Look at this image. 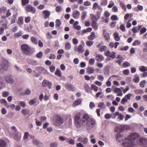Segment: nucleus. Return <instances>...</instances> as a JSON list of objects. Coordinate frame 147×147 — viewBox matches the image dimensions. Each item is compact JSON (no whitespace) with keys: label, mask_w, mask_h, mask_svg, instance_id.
Masks as SVG:
<instances>
[{"label":"nucleus","mask_w":147,"mask_h":147,"mask_svg":"<svg viewBox=\"0 0 147 147\" xmlns=\"http://www.w3.org/2000/svg\"><path fill=\"white\" fill-rule=\"evenodd\" d=\"M107 3V0H101V5L102 6H105Z\"/></svg>","instance_id":"52"},{"label":"nucleus","mask_w":147,"mask_h":147,"mask_svg":"<svg viewBox=\"0 0 147 147\" xmlns=\"http://www.w3.org/2000/svg\"><path fill=\"white\" fill-rule=\"evenodd\" d=\"M74 123L76 127L79 128L82 126H84L80 112L76 113L74 117Z\"/></svg>","instance_id":"2"},{"label":"nucleus","mask_w":147,"mask_h":147,"mask_svg":"<svg viewBox=\"0 0 147 147\" xmlns=\"http://www.w3.org/2000/svg\"><path fill=\"white\" fill-rule=\"evenodd\" d=\"M23 23V19L22 17H20L18 18L17 22L18 24L20 25H21Z\"/></svg>","instance_id":"30"},{"label":"nucleus","mask_w":147,"mask_h":147,"mask_svg":"<svg viewBox=\"0 0 147 147\" xmlns=\"http://www.w3.org/2000/svg\"><path fill=\"white\" fill-rule=\"evenodd\" d=\"M75 51H77L79 53H82L84 52V49L82 46L80 45L77 48H76L74 49Z\"/></svg>","instance_id":"15"},{"label":"nucleus","mask_w":147,"mask_h":147,"mask_svg":"<svg viewBox=\"0 0 147 147\" xmlns=\"http://www.w3.org/2000/svg\"><path fill=\"white\" fill-rule=\"evenodd\" d=\"M146 83V81L145 80H144L140 83V86L142 88H143L144 87V85Z\"/></svg>","instance_id":"55"},{"label":"nucleus","mask_w":147,"mask_h":147,"mask_svg":"<svg viewBox=\"0 0 147 147\" xmlns=\"http://www.w3.org/2000/svg\"><path fill=\"white\" fill-rule=\"evenodd\" d=\"M91 26L94 29L96 30H97L98 28V26L97 24V22H92Z\"/></svg>","instance_id":"34"},{"label":"nucleus","mask_w":147,"mask_h":147,"mask_svg":"<svg viewBox=\"0 0 147 147\" xmlns=\"http://www.w3.org/2000/svg\"><path fill=\"white\" fill-rule=\"evenodd\" d=\"M146 140L144 138H141L139 139V142L142 144H143L146 141Z\"/></svg>","instance_id":"63"},{"label":"nucleus","mask_w":147,"mask_h":147,"mask_svg":"<svg viewBox=\"0 0 147 147\" xmlns=\"http://www.w3.org/2000/svg\"><path fill=\"white\" fill-rule=\"evenodd\" d=\"M113 36H114V39L116 41H119L120 40V38L119 36V34L118 33H115L113 34Z\"/></svg>","instance_id":"31"},{"label":"nucleus","mask_w":147,"mask_h":147,"mask_svg":"<svg viewBox=\"0 0 147 147\" xmlns=\"http://www.w3.org/2000/svg\"><path fill=\"white\" fill-rule=\"evenodd\" d=\"M98 106L100 107L102 109H105L106 108V106L104 103L102 102H99L98 105Z\"/></svg>","instance_id":"37"},{"label":"nucleus","mask_w":147,"mask_h":147,"mask_svg":"<svg viewBox=\"0 0 147 147\" xmlns=\"http://www.w3.org/2000/svg\"><path fill=\"white\" fill-rule=\"evenodd\" d=\"M91 89H93L95 92H97L98 90V87L94 84H92L91 85Z\"/></svg>","instance_id":"40"},{"label":"nucleus","mask_w":147,"mask_h":147,"mask_svg":"<svg viewBox=\"0 0 147 147\" xmlns=\"http://www.w3.org/2000/svg\"><path fill=\"white\" fill-rule=\"evenodd\" d=\"M82 120L84 126H85L86 122L90 118V116L87 113H84L83 114L82 117Z\"/></svg>","instance_id":"9"},{"label":"nucleus","mask_w":147,"mask_h":147,"mask_svg":"<svg viewBox=\"0 0 147 147\" xmlns=\"http://www.w3.org/2000/svg\"><path fill=\"white\" fill-rule=\"evenodd\" d=\"M96 37L95 35V32H92L91 33V34L88 36V38L90 40H92Z\"/></svg>","instance_id":"24"},{"label":"nucleus","mask_w":147,"mask_h":147,"mask_svg":"<svg viewBox=\"0 0 147 147\" xmlns=\"http://www.w3.org/2000/svg\"><path fill=\"white\" fill-rule=\"evenodd\" d=\"M132 94H130V93H129L128 94H127V95H126L125 97V98L126 99H127V100H129L130 99V98H131V97L132 96Z\"/></svg>","instance_id":"60"},{"label":"nucleus","mask_w":147,"mask_h":147,"mask_svg":"<svg viewBox=\"0 0 147 147\" xmlns=\"http://www.w3.org/2000/svg\"><path fill=\"white\" fill-rule=\"evenodd\" d=\"M104 37L107 41H108L110 40V36L108 34H107L104 35Z\"/></svg>","instance_id":"59"},{"label":"nucleus","mask_w":147,"mask_h":147,"mask_svg":"<svg viewBox=\"0 0 147 147\" xmlns=\"http://www.w3.org/2000/svg\"><path fill=\"white\" fill-rule=\"evenodd\" d=\"M86 123L87 129H90L95 125V121L94 119L90 118Z\"/></svg>","instance_id":"5"},{"label":"nucleus","mask_w":147,"mask_h":147,"mask_svg":"<svg viewBox=\"0 0 147 147\" xmlns=\"http://www.w3.org/2000/svg\"><path fill=\"white\" fill-rule=\"evenodd\" d=\"M95 105L93 102H90L89 104V107L90 109H92L93 108L95 107Z\"/></svg>","instance_id":"64"},{"label":"nucleus","mask_w":147,"mask_h":147,"mask_svg":"<svg viewBox=\"0 0 147 147\" xmlns=\"http://www.w3.org/2000/svg\"><path fill=\"white\" fill-rule=\"evenodd\" d=\"M37 100L36 98H34L33 99L30 100L29 101V104L30 105H32L36 103Z\"/></svg>","instance_id":"41"},{"label":"nucleus","mask_w":147,"mask_h":147,"mask_svg":"<svg viewBox=\"0 0 147 147\" xmlns=\"http://www.w3.org/2000/svg\"><path fill=\"white\" fill-rule=\"evenodd\" d=\"M93 43V42L90 41H87L86 42V45L88 46H92Z\"/></svg>","instance_id":"54"},{"label":"nucleus","mask_w":147,"mask_h":147,"mask_svg":"<svg viewBox=\"0 0 147 147\" xmlns=\"http://www.w3.org/2000/svg\"><path fill=\"white\" fill-rule=\"evenodd\" d=\"M65 48L67 50H68L71 48V45L69 43H67L65 44Z\"/></svg>","instance_id":"51"},{"label":"nucleus","mask_w":147,"mask_h":147,"mask_svg":"<svg viewBox=\"0 0 147 147\" xmlns=\"http://www.w3.org/2000/svg\"><path fill=\"white\" fill-rule=\"evenodd\" d=\"M80 13L78 11H75L73 12V16L75 19H77L80 16Z\"/></svg>","instance_id":"20"},{"label":"nucleus","mask_w":147,"mask_h":147,"mask_svg":"<svg viewBox=\"0 0 147 147\" xmlns=\"http://www.w3.org/2000/svg\"><path fill=\"white\" fill-rule=\"evenodd\" d=\"M78 141L80 142H81L84 144H86L88 141V140L87 138H84L83 139L82 138L80 137L78 139Z\"/></svg>","instance_id":"19"},{"label":"nucleus","mask_w":147,"mask_h":147,"mask_svg":"<svg viewBox=\"0 0 147 147\" xmlns=\"http://www.w3.org/2000/svg\"><path fill=\"white\" fill-rule=\"evenodd\" d=\"M98 4L97 3H95L93 5L92 9L93 10L96 9L97 7H98Z\"/></svg>","instance_id":"57"},{"label":"nucleus","mask_w":147,"mask_h":147,"mask_svg":"<svg viewBox=\"0 0 147 147\" xmlns=\"http://www.w3.org/2000/svg\"><path fill=\"white\" fill-rule=\"evenodd\" d=\"M6 81L8 83L12 84L13 82V80L12 77L10 75H7L5 78Z\"/></svg>","instance_id":"16"},{"label":"nucleus","mask_w":147,"mask_h":147,"mask_svg":"<svg viewBox=\"0 0 147 147\" xmlns=\"http://www.w3.org/2000/svg\"><path fill=\"white\" fill-rule=\"evenodd\" d=\"M11 129L14 131L13 133H15L13 135L14 138L17 140H19L21 138V136L18 134V132L17 131L16 127L14 126H12Z\"/></svg>","instance_id":"7"},{"label":"nucleus","mask_w":147,"mask_h":147,"mask_svg":"<svg viewBox=\"0 0 147 147\" xmlns=\"http://www.w3.org/2000/svg\"><path fill=\"white\" fill-rule=\"evenodd\" d=\"M42 13L44 15V18L45 19L48 18L50 15V12L48 10H44L42 11Z\"/></svg>","instance_id":"18"},{"label":"nucleus","mask_w":147,"mask_h":147,"mask_svg":"<svg viewBox=\"0 0 147 147\" xmlns=\"http://www.w3.org/2000/svg\"><path fill=\"white\" fill-rule=\"evenodd\" d=\"M6 142L2 139H0V147H6Z\"/></svg>","instance_id":"27"},{"label":"nucleus","mask_w":147,"mask_h":147,"mask_svg":"<svg viewBox=\"0 0 147 147\" xmlns=\"http://www.w3.org/2000/svg\"><path fill=\"white\" fill-rule=\"evenodd\" d=\"M119 45V42H116L114 43L113 42H111L109 43V46L111 48H112L114 47L115 49H116Z\"/></svg>","instance_id":"23"},{"label":"nucleus","mask_w":147,"mask_h":147,"mask_svg":"<svg viewBox=\"0 0 147 147\" xmlns=\"http://www.w3.org/2000/svg\"><path fill=\"white\" fill-rule=\"evenodd\" d=\"M125 129V127L123 125H119L115 127V131L116 132H121Z\"/></svg>","instance_id":"12"},{"label":"nucleus","mask_w":147,"mask_h":147,"mask_svg":"<svg viewBox=\"0 0 147 147\" xmlns=\"http://www.w3.org/2000/svg\"><path fill=\"white\" fill-rule=\"evenodd\" d=\"M82 101L80 99H79L74 101V103L72 104L73 107H75L76 106L80 105L82 102Z\"/></svg>","instance_id":"21"},{"label":"nucleus","mask_w":147,"mask_h":147,"mask_svg":"<svg viewBox=\"0 0 147 147\" xmlns=\"http://www.w3.org/2000/svg\"><path fill=\"white\" fill-rule=\"evenodd\" d=\"M0 102L1 104L5 105H7V102L5 99H1L0 100Z\"/></svg>","instance_id":"50"},{"label":"nucleus","mask_w":147,"mask_h":147,"mask_svg":"<svg viewBox=\"0 0 147 147\" xmlns=\"http://www.w3.org/2000/svg\"><path fill=\"white\" fill-rule=\"evenodd\" d=\"M65 85L66 88L68 90L72 91H75L74 87L72 84L68 83H66Z\"/></svg>","instance_id":"13"},{"label":"nucleus","mask_w":147,"mask_h":147,"mask_svg":"<svg viewBox=\"0 0 147 147\" xmlns=\"http://www.w3.org/2000/svg\"><path fill=\"white\" fill-rule=\"evenodd\" d=\"M87 12L86 11H83L82 12L81 16V19L82 20H84L86 16Z\"/></svg>","instance_id":"35"},{"label":"nucleus","mask_w":147,"mask_h":147,"mask_svg":"<svg viewBox=\"0 0 147 147\" xmlns=\"http://www.w3.org/2000/svg\"><path fill=\"white\" fill-rule=\"evenodd\" d=\"M134 92L136 94H143L144 92L143 90H136L134 91Z\"/></svg>","instance_id":"46"},{"label":"nucleus","mask_w":147,"mask_h":147,"mask_svg":"<svg viewBox=\"0 0 147 147\" xmlns=\"http://www.w3.org/2000/svg\"><path fill=\"white\" fill-rule=\"evenodd\" d=\"M141 43V42L138 40H135L134 42L132 43V45L133 46L136 45H139Z\"/></svg>","instance_id":"38"},{"label":"nucleus","mask_w":147,"mask_h":147,"mask_svg":"<svg viewBox=\"0 0 147 147\" xmlns=\"http://www.w3.org/2000/svg\"><path fill=\"white\" fill-rule=\"evenodd\" d=\"M31 91L29 89H26L24 92L22 93L23 95H28L30 94Z\"/></svg>","instance_id":"49"},{"label":"nucleus","mask_w":147,"mask_h":147,"mask_svg":"<svg viewBox=\"0 0 147 147\" xmlns=\"http://www.w3.org/2000/svg\"><path fill=\"white\" fill-rule=\"evenodd\" d=\"M130 65V64L127 61L124 62L122 66L124 67H129Z\"/></svg>","instance_id":"44"},{"label":"nucleus","mask_w":147,"mask_h":147,"mask_svg":"<svg viewBox=\"0 0 147 147\" xmlns=\"http://www.w3.org/2000/svg\"><path fill=\"white\" fill-rule=\"evenodd\" d=\"M53 123L56 127L59 126L63 123V119L59 115H56L53 119Z\"/></svg>","instance_id":"3"},{"label":"nucleus","mask_w":147,"mask_h":147,"mask_svg":"<svg viewBox=\"0 0 147 147\" xmlns=\"http://www.w3.org/2000/svg\"><path fill=\"white\" fill-rule=\"evenodd\" d=\"M115 52L113 51L111 52L109 50L105 51L104 53V55L105 56H109L113 59H114L115 57Z\"/></svg>","instance_id":"10"},{"label":"nucleus","mask_w":147,"mask_h":147,"mask_svg":"<svg viewBox=\"0 0 147 147\" xmlns=\"http://www.w3.org/2000/svg\"><path fill=\"white\" fill-rule=\"evenodd\" d=\"M22 34V32L21 31H20L18 33H16L15 34L14 36L16 37H19L21 36Z\"/></svg>","instance_id":"43"},{"label":"nucleus","mask_w":147,"mask_h":147,"mask_svg":"<svg viewBox=\"0 0 147 147\" xmlns=\"http://www.w3.org/2000/svg\"><path fill=\"white\" fill-rule=\"evenodd\" d=\"M9 95V93L7 91H3L2 93V95L3 97H6Z\"/></svg>","instance_id":"45"},{"label":"nucleus","mask_w":147,"mask_h":147,"mask_svg":"<svg viewBox=\"0 0 147 147\" xmlns=\"http://www.w3.org/2000/svg\"><path fill=\"white\" fill-rule=\"evenodd\" d=\"M52 85V82L47 80H45L42 81V85L43 87H47L49 89H51L52 88L51 86Z\"/></svg>","instance_id":"8"},{"label":"nucleus","mask_w":147,"mask_h":147,"mask_svg":"<svg viewBox=\"0 0 147 147\" xmlns=\"http://www.w3.org/2000/svg\"><path fill=\"white\" fill-rule=\"evenodd\" d=\"M33 144L36 146H40L42 145V143L36 139H34L33 140Z\"/></svg>","instance_id":"26"},{"label":"nucleus","mask_w":147,"mask_h":147,"mask_svg":"<svg viewBox=\"0 0 147 147\" xmlns=\"http://www.w3.org/2000/svg\"><path fill=\"white\" fill-rule=\"evenodd\" d=\"M61 24V22L59 19H57L55 21V26L56 27H59Z\"/></svg>","instance_id":"36"},{"label":"nucleus","mask_w":147,"mask_h":147,"mask_svg":"<svg viewBox=\"0 0 147 147\" xmlns=\"http://www.w3.org/2000/svg\"><path fill=\"white\" fill-rule=\"evenodd\" d=\"M42 52L41 51H40L36 55V56L38 58H40L42 56Z\"/></svg>","instance_id":"53"},{"label":"nucleus","mask_w":147,"mask_h":147,"mask_svg":"<svg viewBox=\"0 0 147 147\" xmlns=\"http://www.w3.org/2000/svg\"><path fill=\"white\" fill-rule=\"evenodd\" d=\"M55 10L57 12H60L62 10L61 7L60 6H58L56 7Z\"/></svg>","instance_id":"56"},{"label":"nucleus","mask_w":147,"mask_h":147,"mask_svg":"<svg viewBox=\"0 0 147 147\" xmlns=\"http://www.w3.org/2000/svg\"><path fill=\"white\" fill-rule=\"evenodd\" d=\"M139 69L141 72H143L142 74L143 77L145 78L147 76V66H141L139 67Z\"/></svg>","instance_id":"6"},{"label":"nucleus","mask_w":147,"mask_h":147,"mask_svg":"<svg viewBox=\"0 0 147 147\" xmlns=\"http://www.w3.org/2000/svg\"><path fill=\"white\" fill-rule=\"evenodd\" d=\"M90 17L92 22H97V20L99 19V18H97L96 16L93 15H92Z\"/></svg>","instance_id":"28"},{"label":"nucleus","mask_w":147,"mask_h":147,"mask_svg":"<svg viewBox=\"0 0 147 147\" xmlns=\"http://www.w3.org/2000/svg\"><path fill=\"white\" fill-rule=\"evenodd\" d=\"M139 134L136 133H130L127 138L125 142L122 143L123 146L126 147H134L137 145Z\"/></svg>","instance_id":"1"},{"label":"nucleus","mask_w":147,"mask_h":147,"mask_svg":"<svg viewBox=\"0 0 147 147\" xmlns=\"http://www.w3.org/2000/svg\"><path fill=\"white\" fill-rule=\"evenodd\" d=\"M107 49V47L105 46H102L100 47L99 51L100 52L105 51Z\"/></svg>","instance_id":"42"},{"label":"nucleus","mask_w":147,"mask_h":147,"mask_svg":"<svg viewBox=\"0 0 147 147\" xmlns=\"http://www.w3.org/2000/svg\"><path fill=\"white\" fill-rule=\"evenodd\" d=\"M84 88L85 90L88 92H89L90 90V88L89 86L86 84H85L84 85Z\"/></svg>","instance_id":"32"},{"label":"nucleus","mask_w":147,"mask_h":147,"mask_svg":"<svg viewBox=\"0 0 147 147\" xmlns=\"http://www.w3.org/2000/svg\"><path fill=\"white\" fill-rule=\"evenodd\" d=\"M95 70L94 68L91 66H88L86 69V72L89 74H92L94 73Z\"/></svg>","instance_id":"17"},{"label":"nucleus","mask_w":147,"mask_h":147,"mask_svg":"<svg viewBox=\"0 0 147 147\" xmlns=\"http://www.w3.org/2000/svg\"><path fill=\"white\" fill-rule=\"evenodd\" d=\"M59 139L61 141H63L66 140L67 142H68V140L69 139V138H65L63 136H61L59 137Z\"/></svg>","instance_id":"39"},{"label":"nucleus","mask_w":147,"mask_h":147,"mask_svg":"<svg viewBox=\"0 0 147 147\" xmlns=\"http://www.w3.org/2000/svg\"><path fill=\"white\" fill-rule=\"evenodd\" d=\"M120 5L122 7V8L125 11H126V7L125 6V4H124V3L121 2L119 3Z\"/></svg>","instance_id":"47"},{"label":"nucleus","mask_w":147,"mask_h":147,"mask_svg":"<svg viewBox=\"0 0 147 147\" xmlns=\"http://www.w3.org/2000/svg\"><path fill=\"white\" fill-rule=\"evenodd\" d=\"M5 63V65L4 66H1V69H0V72H2L3 70H7V67H8V63L6 61L4 62Z\"/></svg>","instance_id":"22"},{"label":"nucleus","mask_w":147,"mask_h":147,"mask_svg":"<svg viewBox=\"0 0 147 147\" xmlns=\"http://www.w3.org/2000/svg\"><path fill=\"white\" fill-rule=\"evenodd\" d=\"M73 43L75 45H77L78 42V40L76 38H74L72 39Z\"/></svg>","instance_id":"61"},{"label":"nucleus","mask_w":147,"mask_h":147,"mask_svg":"<svg viewBox=\"0 0 147 147\" xmlns=\"http://www.w3.org/2000/svg\"><path fill=\"white\" fill-rule=\"evenodd\" d=\"M30 40L32 43L36 45H37L38 42L36 38L34 36H32L30 38Z\"/></svg>","instance_id":"25"},{"label":"nucleus","mask_w":147,"mask_h":147,"mask_svg":"<svg viewBox=\"0 0 147 147\" xmlns=\"http://www.w3.org/2000/svg\"><path fill=\"white\" fill-rule=\"evenodd\" d=\"M29 2V0H22V5L24 6L28 3Z\"/></svg>","instance_id":"48"},{"label":"nucleus","mask_w":147,"mask_h":147,"mask_svg":"<svg viewBox=\"0 0 147 147\" xmlns=\"http://www.w3.org/2000/svg\"><path fill=\"white\" fill-rule=\"evenodd\" d=\"M111 18L112 20H118V19L117 16L115 15H112L111 16Z\"/></svg>","instance_id":"58"},{"label":"nucleus","mask_w":147,"mask_h":147,"mask_svg":"<svg viewBox=\"0 0 147 147\" xmlns=\"http://www.w3.org/2000/svg\"><path fill=\"white\" fill-rule=\"evenodd\" d=\"M69 144L71 145H74L75 144L74 141L72 139H69L68 140V142Z\"/></svg>","instance_id":"62"},{"label":"nucleus","mask_w":147,"mask_h":147,"mask_svg":"<svg viewBox=\"0 0 147 147\" xmlns=\"http://www.w3.org/2000/svg\"><path fill=\"white\" fill-rule=\"evenodd\" d=\"M21 48L22 50L26 55H29L31 54V48L27 44L22 45L21 46Z\"/></svg>","instance_id":"4"},{"label":"nucleus","mask_w":147,"mask_h":147,"mask_svg":"<svg viewBox=\"0 0 147 147\" xmlns=\"http://www.w3.org/2000/svg\"><path fill=\"white\" fill-rule=\"evenodd\" d=\"M30 111L28 109H23L21 111V113L24 115H26L29 114Z\"/></svg>","instance_id":"29"},{"label":"nucleus","mask_w":147,"mask_h":147,"mask_svg":"<svg viewBox=\"0 0 147 147\" xmlns=\"http://www.w3.org/2000/svg\"><path fill=\"white\" fill-rule=\"evenodd\" d=\"M26 11L28 12H31L32 13H34L36 12L35 8H34L30 5H28L25 7Z\"/></svg>","instance_id":"11"},{"label":"nucleus","mask_w":147,"mask_h":147,"mask_svg":"<svg viewBox=\"0 0 147 147\" xmlns=\"http://www.w3.org/2000/svg\"><path fill=\"white\" fill-rule=\"evenodd\" d=\"M95 59L98 62H100L104 60V57L102 55L97 54L96 56Z\"/></svg>","instance_id":"14"},{"label":"nucleus","mask_w":147,"mask_h":147,"mask_svg":"<svg viewBox=\"0 0 147 147\" xmlns=\"http://www.w3.org/2000/svg\"><path fill=\"white\" fill-rule=\"evenodd\" d=\"M55 74L56 76H57L59 77H61V72L59 69H57L56 71L55 72Z\"/></svg>","instance_id":"33"}]
</instances>
